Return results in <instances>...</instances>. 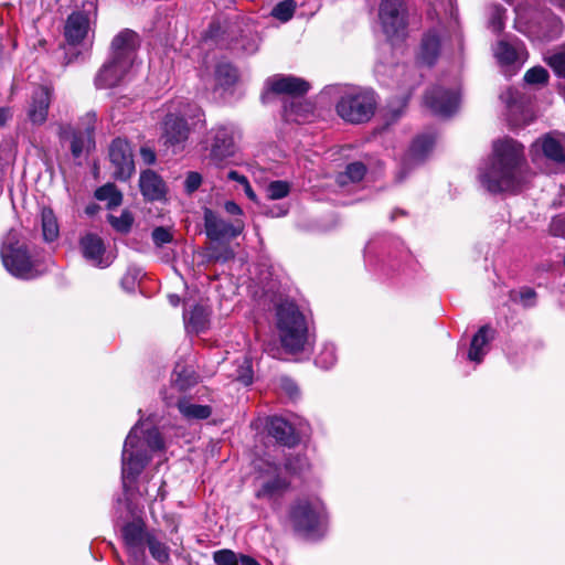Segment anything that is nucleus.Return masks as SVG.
<instances>
[{
  "instance_id": "f257e3e1",
  "label": "nucleus",
  "mask_w": 565,
  "mask_h": 565,
  "mask_svg": "<svg viewBox=\"0 0 565 565\" xmlns=\"http://www.w3.org/2000/svg\"><path fill=\"white\" fill-rule=\"evenodd\" d=\"M524 148L513 139L493 143L492 156L480 167L481 184L492 193L515 191L522 183Z\"/></svg>"
},
{
  "instance_id": "f03ea898",
  "label": "nucleus",
  "mask_w": 565,
  "mask_h": 565,
  "mask_svg": "<svg viewBox=\"0 0 565 565\" xmlns=\"http://www.w3.org/2000/svg\"><path fill=\"white\" fill-rule=\"evenodd\" d=\"M163 440L150 423L139 420L129 431L121 454V482L127 501L135 500L132 486L152 455L161 451Z\"/></svg>"
},
{
  "instance_id": "7ed1b4c3",
  "label": "nucleus",
  "mask_w": 565,
  "mask_h": 565,
  "mask_svg": "<svg viewBox=\"0 0 565 565\" xmlns=\"http://www.w3.org/2000/svg\"><path fill=\"white\" fill-rule=\"evenodd\" d=\"M0 257L14 277L34 279L47 270V265L31 250L28 239L18 230H10L1 239Z\"/></svg>"
},
{
  "instance_id": "20e7f679",
  "label": "nucleus",
  "mask_w": 565,
  "mask_h": 565,
  "mask_svg": "<svg viewBox=\"0 0 565 565\" xmlns=\"http://www.w3.org/2000/svg\"><path fill=\"white\" fill-rule=\"evenodd\" d=\"M327 93L339 97L335 110L347 122L362 124L374 115L376 99L371 90L349 85H335L328 87Z\"/></svg>"
},
{
  "instance_id": "39448f33",
  "label": "nucleus",
  "mask_w": 565,
  "mask_h": 565,
  "mask_svg": "<svg viewBox=\"0 0 565 565\" xmlns=\"http://www.w3.org/2000/svg\"><path fill=\"white\" fill-rule=\"evenodd\" d=\"M276 324L286 350L292 353L306 350L308 344L307 323L295 302L285 300L277 306Z\"/></svg>"
},
{
  "instance_id": "423d86ee",
  "label": "nucleus",
  "mask_w": 565,
  "mask_h": 565,
  "mask_svg": "<svg viewBox=\"0 0 565 565\" xmlns=\"http://www.w3.org/2000/svg\"><path fill=\"white\" fill-rule=\"evenodd\" d=\"M201 116V108L194 104H185L175 114H168L163 122L164 145L172 147L173 151L183 148L190 132L185 119H200Z\"/></svg>"
},
{
  "instance_id": "0eeeda50",
  "label": "nucleus",
  "mask_w": 565,
  "mask_h": 565,
  "mask_svg": "<svg viewBox=\"0 0 565 565\" xmlns=\"http://www.w3.org/2000/svg\"><path fill=\"white\" fill-rule=\"evenodd\" d=\"M96 121V115L94 113H87L81 118L79 126L77 128L67 124L58 125L57 135L62 141H71V152L74 158H79L84 152H88L94 148Z\"/></svg>"
},
{
  "instance_id": "6e6552de",
  "label": "nucleus",
  "mask_w": 565,
  "mask_h": 565,
  "mask_svg": "<svg viewBox=\"0 0 565 565\" xmlns=\"http://www.w3.org/2000/svg\"><path fill=\"white\" fill-rule=\"evenodd\" d=\"M258 500L276 501L288 490L289 481L281 477L280 468L273 462H263L254 480Z\"/></svg>"
},
{
  "instance_id": "1a4fd4ad",
  "label": "nucleus",
  "mask_w": 565,
  "mask_h": 565,
  "mask_svg": "<svg viewBox=\"0 0 565 565\" xmlns=\"http://www.w3.org/2000/svg\"><path fill=\"white\" fill-rule=\"evenodd\" d=\"M322 515L323 505L319 500H299L290 512L295 529L308 537L318 532Z\"/></svg>"
},
{
  "instance_id": "9d476101",
  "label": "nucleus",
  "mask_w": 565,
  "mask_h": 565,
  "mask_svg": "<svg viewBox=\"0 0 565 565\" xmlns=\"http://www.w3.org/2000/svg\"><path fill=\"white\" fill-rule=\"evenodd\" d=\"M380 20L384 33L390 39L403 35L407 26V10L404 0H382Z\"/></svg>"
},
{
  "instance_id": "9b49d317",
  "label": "nucleus",
  "mask_w": 565,
  "mask_h": 565,
  "mask_svg": "<svg viewBox=\"0 0 565 565\" xmlns=\"http://www.w3.org/2000/svg\"><path fill=\"white\" fill-rule=\"evenodd\" d=\"M236 151L235 128L232 125H220L210 131V157L220 164Z\"/></svg>"
},
{
  "instance_id": "f8f14e48",
  "label": "nucleus",
  "mask_w": 565,
  "mask_h": 565,
  "mask_svg": "<svg viewBox=\"0 0 565 565\" xmlns=\"http://www.w3.org/2000/svg\"><path fill=\"white\" fill-rule=\"evenodd\" d=\"M204 228L205 234L210 239L220 241L223 238H235L241 235L245 228V223L242 218L228 222L214 211L205 209Z\"/></svg>"
},
{
  "instance_id": "ddd939ff",
  "label": "nucleus",
  "mask_w": 565,
  "mask_h": 565,
  "mask_svg": "<svg viewBox=\"0 0 565 565\" xmlns=\"http://www.w3.org/2000/svg\"><path fill=\"white\" fill-rule=\"evenodd\" d=\"M309 88V83L302 78L278 74L266 79L265 92L262 97L265 99L269 93H275L287 95L289 97L287 102H290L303 96Z\"/></svg>"
},
{
  "instance_id": "4468645a",
  "label": "nucleus",
  "mask_w": 565,
  "mask_h": 565,
  "mask_svg": "<svg viewBox=\"0 0 565 565\" xmlns=\"http://www.w3.org/2000/svg\"><path fill=\"white\" fill-rule=\"evenodd\" d=\"M109 159L113 166L114 177L118 180H127L135 171L132 150L129 142L117 138L109 147Z\"/></svg>"
},
{
  "instance_id": "2eb2a0df",
  "label": "nucleus",
  "mask_w": 565,
  "mask_h": 565,
  "mask_svg": "<svg viewBox=\"0 0 565 565\" xmlns=\"http://www.w3.org/2000/svg\"><path fill=\"white\" fill-rule=\"evenodd\" d=\"M139 47V36L132 30L126 29L119 32L111 42L110 56L115 61L132 67L136 53Z\"/></svg>"
},
{
  "instance_id": "dca6fc26",
  "label": "nucleus",
  "mask_w": 565,
  "mask_h": 565,
  "mask_svg": "<svg viewBox=\"0 0 565 565\" xmlns=\"http://www.w3.org/2000/svg\"><path fill=\"white\" fill-rule=\"evenodd\" d=\"M532 158L537 160L540 153L548 161L556 166L557 170H565V152L564 146L559 138L552 134H547L536 140L531 148Z\"/></svg>"
},
{
  "instance_id": "f3484780",
  "label": "nucleus",
  "mask_w": 565,
  "mask_h": 565,
  "mask_svg": "<svg viewBox=\"0 0 565 565\" xmlns=\"http://www.w3.org/2000/svg\"><path fill=\"white\" fill-rule=\"evenodd\" d=\"M425 105L435 114L441 117L451 116L458 108L459 95L457 92L446 90L441 87H434L425 95Z\"/></svg>"
},
{
  "instance_id": "a211bd4d",
  "label": "nucleus",
  "mask_w": 565,
  "mask_h": 565,
  "mask_svg": "<svg viewBox=\"0 0 565 565\" xmlns=\"http://www.w3.org/2000/svg\"><path fill=\"white\" fill-rule=\"evenodd\" d=\"M494 56L501 66L508 68L507 73L511 68L509 75H512L525 62L527 53L522 42L501 40L494 47Z\"/></svg>"
},
{
  "instance_id": "6ab92c4d",
  "label": "nucleus",
  "mask_w": 565,
  "mask_h": 565,
  "mask_svg": "<svg viewBox=\"0 0 565 565\" xmlns=\"http://www.w3.org/2000/svg\"><path fill=\"white\" fill-rule=\"evenodd\" d=\"M131 66L115 61L109 57V61L103 65L95 77V86L99 89L111 88L119 85L128 75Z\"/></svg>"
},
{
  "instance_id": "aec40b11",
  "label": "nucleus",
  "mask_w": 565,
  "mask_h": 565,
  "mask_svg": "<svg viewBox=\"0 0 565 565\" xmlns=\"http://www.w3.org/2000/svg\"><path fill=\"white\" fill-rule=\"evenodd\" d=\"M122 539L129 556L135 564L143 563L145 537L142 527L136 523H127L122 527Z\"/></svg>"
},
{
  "instance_id": "412c9836",
  "label": "nucleus",
  "mask_w": 565,
  "mask_h": 565,
  "mask_svg": "<svg viewBox=\"0 0 565 565\" xmlns=\"http://www.w3.org/2000/svg\"><path fill=\"white\" fill-rule=\"evenodd\" d=\"M51 104V89L39 86L32 94V100L28 110V117L33 125H43L47 119Z\"/></svg>"
},
{
  "instance_id": "4be33fe9",
  "label": "nucleus",
  "mask_w": 565,
  "mask_h": 565,
  "mask_svg": "<svg viewBox=\"0 0 565 565\" xmlns=\"http://www.w3.org/2000/svg\"><path fill=\"white\" fill-rule=\"evenodd\" d=\"M140 192L147 201H161L166 198L167 185L152 170H145L139 178Z\"/></svg>"
},
{
  "instance_id": "5701e85b",
  "label": "nucleus",
  "mask_w": 565,
  "mask_h": 565,
  "mask_svg": "<svg viewBox=\"0 0 565 565\" xmlns=\"http://www.w3.org/2000/svg\"><path fill=\"white\" fill-rule=\"evenodd\" d=\"M81 248L84 257L93 265L105 268L110 265L108 258H104L105 246L103 239L93 233H88L81 238Z\"/></svg>"
},
{
  "instance_id": "b1692460",
  "label": "nucleus",
  "mask_w": 565,
  "mask_h": 565,
  "mask_svg": "<svg viewBox=\"0 0 565 565\" xmlns=\"http://www.w3.org/2000/svg\"><path fill=\"white\" fill-rule=\"evenodd\" d=\"M89 30V19L83 12L72 13L65 24V38L72 45L79 44L87 35Z\"/></svg>"
},
{
  "instance_id": "393cba45",
  "label": "nucleus",
  "mask_w": 565,
  "mask_h": 565,
  "mask_svg": "<svg viewBox=\"0 0 565 565\" xmlns=\"http://www.w3.org/2000/svg\"><path fill=\"white\" fill-rule=\"evenodd\" d=\"M268 434L278 443L294 446L299 440V434L295 428L281 417H273L267 424Z\"/></svg>"
},
{
  "instance_id": "a878e982",
  "label": "nucleus",
  "mask_w": 565,
  "mask_h": 565,
  "mask_svg": "<svg viewBox=\"0 0 565 565\" xmlns=\"http://www.w3.org/2000/svg\"><path fill=\"white\" fill-rule=\"evenodd\" d=\"M435 136L433 134H424L414 139L406 157L404 166L420 163L433 150Z\"/></svg>"
},
{
  "instance_id": "bb28decb",
  "label": "nucleus",
  "mask_w": 565,
  "mask_h": 565,
  "mask_svg": "<svg viewBox=\"0 0 565 565\" xmlns=\"http://www.w3.org/2000/svg\"><path fill=\"white\" fill-rule=\"evenodd\" d=\"M284 117L287 121L302 124L313 117V105L305 99L285 102Z\"/></svg>"
},
{
  "instance_id": "cd10ccee",
  "label": "nucleus",
  "mask_w": 565,
  "mask_h": 565,
  "mask_svg": "<svg viewBox=\"0 0 565 565\" xmlns=\"http://www.w3.org/2000/svg\"><path fill=\"white\" fill-rule=\"evenodd\" d=\"M440 52V39L435 31L426 33L422 40L419 51V62L426 65H433Z\"/></svg>"
},
{
  "instance_id": "c85d7f7f",
  "label": "nucleus",
  "mask_w": 565,
  "mask_h": 565,
  "mask_svg": "<svg viewBox=\"0 0 565 565\" xmlns=\"http://www.w3.org/2000/svg\"><path fill=\"white\" fill-rule=\"evenodd\" d=\"M491 329L488 326L481 327L473 335L468 352V359L480 363L488 351V343L491 340Z\"/></svg>"
},
{
  "instance_id": "c756f323",
  "label": "nucleus",
  "mask_w": 565,
  "mask_h": 565,
  "mask_svg": "<svg viewBox=\"0 0 565 565\" xmlns=\"http://www.w3.org/2000/svg\"><path fill=\"white\" fill-rule=\"evenodd\" d=\"M210 311L202 305H196L189 313H184L188 328L195 333L204 331L209 324Z\"/></svg>"
},
{
  "instance_id": "7c9ffc66",
  "label": "nucleus",
  "mask_w": 565,
  "mask_h": 565,
  "mask_svg": "<svg viewBox=\"0 0 565 565\" xmlns=\"http://www.w3.org/2000/svg\"><path fill=\"white\" fill-rule=\"evenodd\" d=\"M178 409L186 419H205L212 414L209 405L194 404L189 399H180L178 402Z\"/></svg>"
},
{
  "instance_id": "2f4dec72",
  "label": "nucleus",
  "mask_w": 565,
  "mask_h": 565,
  "mask_svg": "<svg viewBox=\"0 0 565 565\" xmlns=\"http://www.w3.org/2000/svg\"><path fill=\"white\" fill-rule=\"evenodd\" d=\"M42 233L46 242H53L58 237L60 228L52 209L43 207L41 212Z\"/></svg>"
},
{
  "instance_id": "473e14b6",
  "label": "nucleus",
  "mask_w": 565,
  "mask_h": 565,
  "mask_svg": "<svg viewBox=\"0 0 565 565\" xmlns=\"http://www.w3.org/2000/svg\"><path fill=\"white\" fill-rule=\"evenodd\" d=\"M238 79L237 70L230 63L221 62L215 68L216 84L223 88L233 86Z\"/></svg>"
},
{
  "instance_id": "72a5a7b5",
  "label": "nucleus",
  "mask_w": 565,
  "mask_h": 565,
  "mask_svg": "<svg viewBox=\"0 0 565 565\" xmlns=\"http://www.w3.org/2000/svg\"><path fill=\"white\" fill-rule=\"evenodd\" d=\"M95 198L99 201H107V207L114 209L121 204L122 194L113 183H107L98 188Z\"/></svg>"
},
{
  "instance_id": "f704fd0d",
  "label": "nucleus",
  "mask_w": 565,
  "mask_h": 565,
  "mask_svg": "<svg viewBox=\"0 0 565 565\" xmlns=\"http://www.w3.org/2000/svg\"><path fill=\"white\" fill-rule=\"evenodd\" d=\"M236 370L234 373H231L236 381H239L244 385H249L253 381V370L252 362L247 356H242L236 360Z\"/></svg>"
},
{
  "instance_id": "c9c22d12",
  "label": "nucleus",
  "mask_w": 565,
  "mask_h": 565,
  "mask_svg": "<svg viewBox=\"0 0 565 565\" xmlns=\"http://www.w3.org/2000/svg\"><path fill=\"white\" fill-rule=\"evenodd\" d=\"M108 222L119 233H128L134 223V216L129 211H122L120 216L108 215Z\"/></svg>"
},
{
  "instance_id": "e433bc0d",
  "label": "nucleus",
  "mask_w": 565,
  "mask_h": 565,
  "mask_svg": "<svg viewBox=\"0 0 565 565\" xmlns=\"http://www.w3.org/2000/svg\"><path fill=\"white\" fill-rule=\"evenodd\" d=\"M337 362L335 348L333 344H326L316 358V364L324 370L330 369Z\"/></svg>"
},
{
  "instance_id": "4c0bfd02",
  "label": "nucleus",
  "mask_w": 565,
  "mask_h": 565,
  "mask_svg": "<svg viewBox=\"0 0 565 565\" xmlns=\"http://www.w3.org/2000/svg\"><path fill=\"white\" fill-rule=\"evenodd\" d=\"M164 482L162 480H159L157 482L150 483L145 489H138V494L140 497H146L150 503L157 501L158 499L163 500L164 499V491H163Z\"/></svg>"
},
{
  "instance_id": "58836bf2",
  "label": "nucleus",
  "mask_w": 565,
  "mask_h": 565,
  "mask_svg": "<svg viewBox=\"0 0 565 565\" xmlns=\"http://www.w3.org/2000/svg\"><path fill=\"white\" fill-rule=\"evenodd\" d=\"M296 9V3L294 0H285L276 4L273 9V15L280 21H288L292 18Z\"/></svg>"
},
{
  "instance_id": "ea45409f",
  "label": "nucleus",
  "mask_w": 565,
  "mask_h": 565,
  "mask_svg": "<svg viewBox=\"0 0 565 565\" xmlns=\"http://www.w3.org/2000/svg\"><path fill=\"white\" fill-rule=\"evenodd\" d=\"M147 544L150 551V554L154 559L160 563H164L169 559V551L166 544L156 540L154 537H149L147 540Z\"/></svg>"
},
{
  "instance_id": "a19ab883",
  "label": "nucleus",
  "mask_w": 565,
  "mask_h": 565,
  "mask_svg": "<svg viewBox=\"0 0 565 565\" xmlns=\"http://www.w3.org/2000/svg\"><path fill=\"white\" fill-rule=\"evenodd\" d=\"M289 191V184L280 180L270 182L266 189L267 198L270 200H280L287 196Z\"/></svg>"
},
{
  "instance_id": "79ce46f5",
  "label": "nucleus",
  "mask_w": 565,
  "mask_h": 565,
  "mask_svg": "<svg viewBox=\"0 0 565 565\" xmlns=\"http://www.w3.org/2000/svg\"><path fill=\"white\" fill-rule=\"evenodd\" d=\"M213 561L216 565H238L239 555L228 548L215 551Z\"/></svg>"
},
{
  "instance_id": "37998d69",
  "label": "nucleus",
  "mask_w": 565,
  "mask_h": 565,
  "mask_svg": "<svg viewBox=\"0 0 565 565\" xmlns=\"http://www.w3.org/2000/svg\"><path fill=\"white\" fill-rule=\"evenodd\" d=\"M547 79L548 73L542 66L532 67L524 75V81L527 84H545L547 83Z\"/></svg>"
},
{
  "instance_id": "c03bdc74",
  "label": "nucleus",
  "mask_w": 565,
  "mask_h": 565,
  "mask_svg": "<svg viewBox=\"0 0 565 565\" xmlns=\"http://www.w3.org/2000/svg\"><path fill=\"white\" fill-rule=\"evenodd\" d=\"M179 367L180 366H177L174 371V382L181 390H184L195 383V377L192 371L185 367L179 370Z\"/></svg>"
},
{
  "instance_id": "a18cd8bd",
  "label": "nucleus",
  "mask_w": 565,
  "mask_h": 565,
  "mask_svg": "<svg viewBox=\"0 0 565 565\" xmlns=\"http://www.w3.org/2000/svg\"><path fill=\"white\" fill-rule=\"evenodd\" d=\"M151 237L157 247H161L173 239L170 228L163 226L156 227L151 233Z\"/></svg>"
},
{
  "instance_id": "49530a36",
  "label": "nucleus",
  "mask_w": 565,
  "mask_h": 565,
  "mask_svg": "<svg viewBox=\"0 0 565 565\" xmlns=\"http://www.w3.org/2000/svg\"><path fill=\"white\" fill-rule=\"evenodd\" d=\"M365 172L366 168L362 162H353L348 164L344 175L352 182H359L364 178Z\"/></svg>"
},
{
  "instance_id": "de8ad7c7",
  "label": "nucleus",
  "mask_w": 565,
  "mask_h": 565,
  "mask_svg": "<svg viewBox=\"0 0 565 565\" xmlns=\"http://www.w3.org/2000/svg\"><path fill=\"white\" fill-rule=\"evenodd\" d=\"M550 233L553 236L565 238V215H557L552 218Z\"/></svg>"
},
{
  "instance_id": "09e8293b",
  "label": "nucleus",
  "mask_w": 565,
  "mask_h": 565,
  "mask_svg": "<svg viewBox=\"0 0 565 565\" xmlns=\"http://www.w3.org/2000/svg\"><path fill=\"white\" fill-rule=\"evenodd\" d=\"M548 64L558 76L565 77V52L551 56Z\"/></svg>"
},
{
  "instance_id": "8fccbe9b",
  "label": "nucleus",
  "mask_w": 565,
  "mask_h": 565,
  "mask_svg": "<svg viewBox=\"0 0 565 565\" xmlns=\"http://www.w3.org/2000/svg\"><path fill=\"white\" fill-rule=\"evenodd\" d=\"M280 387L291 399L298 398L299 388L291 379L282 377L280 380Z\"/></svg>"
},
{
  "instance_id": "3c124183",
  "label": "nucleus",
  "mask_w": 565,
  "mask_h": 565,
  "mask_svg": "<svg viewBox=\"0 0 565 565\" xmlns=\"http://www.w3.org/2000/svg\"><path fill=\"white\" fill-rule=\"evenodd\" d=\"M211 258L217 262H227L234 258V252L228 246H224L222 248L215 247L211 253Z\"/></svg>"
},
{
  "instance_id": "603ef678",
  "label": "nucleus",
  "mask_w": 565,
  "mask_h": 565,
  "mask_svg": "<svg viewBox=\"0 0 565 565\" xmlns=\"http://www.w3.org/2000/svg\"><path fill=\"white\" fill-rule=\"evenodd\" d=\"M202 182V178L196 172H190L185 179L184 185L189 193H192L195 191Z\"/></svg>"
},
{
  "instance_id": "864d4df0",
  "label": "nucleus",
  "mask_w": 565,
  "mask_h": 565,
  "mask_svg": "<svg viewBox=\"0 0 565 565\" xmlns=\"http://www.w3.org/2000/svg\"><path fill=\"white\" fill-rule=\"evenodd\" d=\"M308 466V462L306 460V458H300V457H297L295 458L294 460H289L287 463H286V469L294 472V473H299L301 472L306 467Z\"/></svg>"
},
{
  "instance_id": "5fc2aeb1",
  "label": "nucleus",
  "mask_w": 565,
  "mask_h": 565,
  "mask_svg": "<svg viewBox=\"0 0 565 565\" xmlns=\"http://www.w3.org/2000/svg\"><path fill=\"white\" fill-rule=\"evenodd\" d=\"M406 104H407V98H404V99L399 103L398 107H396V108H395V107H390V108L387 109V111H386V115H385V116L387 117L388 122H393V121H395L397 118H399V117H401V115L403 114L404 108L406 107Z\"/></svg>"
},
{
  "instance_id": "6e6d98bb",
  "label": "nucleus",
  "mask_w": 565,
  "mask_h": 565,
  "mask_svg": "<svg viewBox=\"0 0 565 565\" xmlns=\"http://www.w3.org/2000/svg\"><path fill=\"white\" fill-rule=\"evenodd\" d=\"M503 10L497 9L494 14L491 18V26L494 32H500L503 29V20H502Z\"/></svg>"
},
{
  "instance_id": "4d7b16f0",
  "label": "nucleus",
  "mask_w": 565,
  "mask_h": 565,
  "mask_svg": "<svg viewBox=\"0 0 565 565\" xmlns=\"http://www.w3.org/2000/svg\"><path fill=\"white\" fill-rule=\"evenodd\" d=\"M140 157L146 164H153L156 161L154 151L148 147H142L140 149Z\"/></svg>"
},
{
  "instance_id": "13d9d810",
  "label": "nucleus",
  "mask_w": 565,
  "mask_h": 565,
  "mask_svg": "<svg viewBox=\"0 0 565 565\" xmlns=\"http://www.w3.org/2000/svg\"><path fill=\"white\" fill-rule=\"evenodd\" d=\"M516 90L509 88L502 93L500 97L504 103H507L508 107H512L516 103Z\"/></svg>"
},
{
  "instance_id": "bf43d9fd",
  "label": "nucleus",
  "mask_w": 565,
  "mask_h": 565,
  "mask_svg": "<svg viewBox=\"0 0 565 565\" xmlns=\"http://www.w3.org/2000/svg\"><path fill=\"white\" fill-rule=\"evenodd\" d=\"M224 210L231 215H243V210L234 201H226L224 203Z\"/></svg>"
},
{
  "instance_id": "052dcab7",
  "label": "nucleus",
  "mask_w": 565,
  "mask_h": 565,
  "mask_svg": "<svg viewBox=\"0 0 565 565\" xmlns=\"http://www.w3.org/2000/svg\"><path fill=\"white\" fill-rule=\"evenodd\" d=\"M521 301L524 306L530 307L533 305V300L535 298V291L532 289H525L521 291Z\"/></svg>"
},
{
  "instance_id": "680f3d73",
  "label": "nucleus",
  "mask_w": 565,
  "mask_h": 565,
  "mask_svg": "<svg viewBox=\"0 0 565 565\" xmlns=\"http://www.w3.org/2000/svg\"><path fill=\"white\" fill-rule=\"evenodd\" d=\"M9 171H10L9 162H2V160L0 159V194L3 191V180Z\"/></svg>"
},
{
  "instance_id": "e2e57ef3",
  "label": "nucleus",
  "mask_w": 565,
  "mask_h": 565,
  "mask_svg": "<svg viewBox=\"0 0 565 565\" xmlns=\"http://www.w3.org/2000/svg\"><path fill=\"white\" fill-rule=\"evenodd\" d=\"M12 118V110L10 107H0V127L4 126L6 122Z\"/></svg>"
},
{
  "instance_id": "0e129e2a",
  "label": "nucleus",
  "mask_w": 565,
  "mask_h": 565,
  "mask_svg": "<svg viewBox=\"0 0 565 565\" xmlns=\"http://www.w3.org/2000/svg\"><path fill=\"white\" fill-rule=\"evenodd\" d=\"M266 214L273 217H280L287 214V209L281 205H275L273 209L267 211Z\"/></svg>"
},
{
  "instance_id": "69168bd1",
  "label": "nucleus",
  "mask_w": 565,
  "mask_h": 565,
  "mask_svg": "<svg viewBox=\"0 0 565 565\" xmlns=\"http://www.w3.org/2000/svg\"><path fill=\"white\" fill-rule=\"evenodd\" d=\"M242 50L247 54H253L258 50V42L255 39H252L246 45L242 46Z\"/></svg>"
},
{
  "instance_id": "338daca9",
  "label": "nucleus",
  "mask_w": 565,
  "mask_h": 565,
  "mask_svg": "<svg viewBox=\"0 0 565 565\" xmlns=\"http://www.w3.org/2000/svg\"><path fill=\"white\" fill-rule=\"evenodd\" d=\"M121 286L127 290H132L135 286V277L127 274L121 279Z\"/></svg>"
},
{
  "instance_id": "774afa93",
  "label": "nucleus",
  "mask_w": 565,
  "mask_h": 565,
  "mask_svg": "<svg viewBox=\"0 0 565 565\" xmlns=\"http://www.w3.org/2000/svg\"><path fill=\"white\" fill-rule=\"evenodd\" d=\"M238 563H241V565H260L255 558L244 554H239Z\"/></svg>"
}]
</instances>
